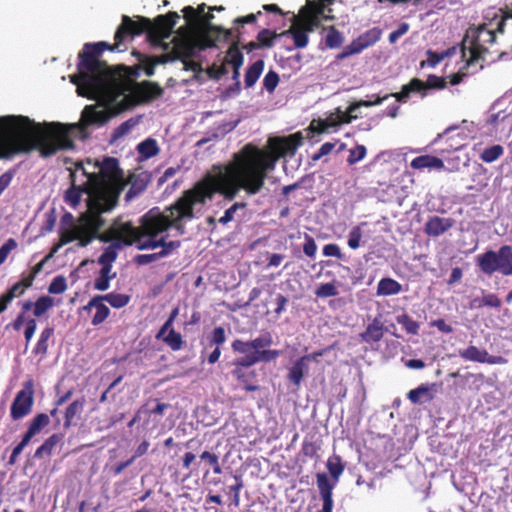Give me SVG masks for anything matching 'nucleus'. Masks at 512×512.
I'll list each match as a JSON object with an SVG mask.
<instances>
[{
    "label": "nucleus",
    "instance_id": "obj_1",
    "mask_svg": "<svg viewBox=\"0 0 512 512\" xmlns=\"http://www.w3.org/2000/svg\"><path fill=\"white\" fill-rule=\"evenodd\" d=\"M301 133L283 138H270V151L245 145L233 155L225 165L213 166L200 181L163 212L149 211L141 220L140 228H135V241L139 250L161 248L157 253L138 256L139 264H148L165 257L180 247L179 241H166L167 230L174 227L184 233L183 221L194 218L215 193L232 200L240 190L254 195L265 182L266 175L275 168L277 160L285 155H293L302 143Z\"/></svg>",
    "mask_w": 512,
    "mask_h": 512
},
{
    "label": "nucleus",
    "instance_id": "obj_2",
    "mask_svg": "<svg viewBox=\"0 0 512 512\" xmlns=\"http://www.w3.org/2000/svg\"><path fill=\"white\" fill-rule=\"evenodd\" d=\"M205 9V4L198 6L197 9L192 6L183 8L182 12L188 27L173 36L169 42L167 40L170 39L172 30L179 19L176 12L158 16L154 25L147 18L140 17L138 21H133L124 15L122 24L115 33V39L119 43L127 34L138 35L149 30L164 49H171L170 53L173 58H189L205 48L216 46L219 41L230 39L232 34L230 30L211 26L209 21L213 16L206 13Z\"/></svg>",
    "mask_w": 512,
    "mask_h": 512
},
{
    "label": "nucleus",
    "instance_id": "obj_3",
    "mask_svg": "<svg viewBox=\"0 0 512 512\" xmlns=\"http://www.w3.org/2000/svg\"><path fill=\"white\" fill-rule=\"evenodd\" d=\"M37 149L44 157L63 150V124H39L24 116L0 117V158Z\"/></svg>",
    "mask_w": 512,
    "mask_h": 512
},
{
    "label": "nucleus",
    "instance_id": "obj_4",
    "mask_svg": "<svg viewBox=\"0 0 512 512\" xmlns=\"http://www.w3.org/2000/svg\"><path fill=\"white\" fill-rule=\"evenodd\" d=\"M89 173L91 174L92 172L88 168L79 167L78 164L71 171V188L65 194L66 203L72 208H76L80 203L82 194L85 193L87 195V211L66 226H72L84 220L89 224L90 228H95L94 240L98 231L104 225L101 214L113 209V196L109 197V190L103 184L97 182L95 185V183L88 182L87 175Z\"/></svg>",
    "mask_w": 512,
    "mask_h": 512
},
{
    "label": "nucleus",
    "instance_id": "obj_5",
    "mask_svg": "<svg viewBox=\"0 0 512 512\" xmlns=\"http://www.w3.org/2000/svg\"><path fill=\"white\" fill-rule=\"evenodd\" d=\"M504 22L505 18L502 14L494 13L489 23L470 27L467 30L463 40L462 55L468 66L482 57L487 50V44L494 43L495 33L503 31Z\"/></svg>",
    "mask_w": 512,
    "mask_h": 512
},
{
    "label": "nucleus",
    "instance_id": "obj_6",
    "mask_svg": "<svg viewBox=\"0 0 512 512\" xmlns=\"http://www.w3.org/2000/svg\"><path fill=\"white\" fill-rule=\"evenodd\" d=\"M79 167L88 168L91 172L87 175L88 182L94 184L99 182L109 190V194H113V208L116 206L118 197L123 189L124 183L118 161L115 158H105L101 163L99 161L87 160L85 163H77Z\"/></svg>",
    "mask_w": 512,
    "mask_h": 512
},
{
    "label": "nucleus",
    "instance_id": "obj_7",
    "mask_svg": "<svg viewBox=\"0 0 512 512\" xmlns=\"http://www.w3.org/2000/svg\"><path fill=\"white\" fill-rule=\"evenodd\" d=\"M135 227L130 222H114L111 227L102 234H97L96 238L102 242H111L98 259L102 267L111 268L112 263L117 258V251L123 246L131 245L135 241Z\"/></svg>",
    "mask_w": 512,
    "mask_h": 512
},
{
    "label": "nucleus",
    "instance_id": "obj_8",
    "mask_svg": "<svg viewBox=\"0 0 512 512\" xmlns=\"http://www.w3.org/2000/svg\"><path fill=\"white\" fill-rule=\"evenodd\" d=\"M60 234V242L55 245L52 251L47 255L42 261L37 263L32 271L26 278H31V283H33L35 277L38 273L43 269L44 264L48 261L53 255L64 245L69 243H75L76 247H86L92 241L95 234V228H90L89 224L84 220L73 224L72 226H62L59 230Z\"/></svg>",
    "mask_w": 512,
    "mask_h": 512
},
{
    "label": "nucleus",
    "instance_id": "obj_9",
    "mask_svg": "<svg viewBox=\"0 0 512 512\" xmlns=\"http://www.w3.org/2000/svg\"><path fill=\"white\" fill-rule=\"evenodd\" d=\"M325 0H307L299 11V17L286 32L291 34L296 48H304L308 44V33L319 25V17L324 13Z\"/></svg>",
    "mask_w": 512,
    "mask_h": 512
},
{
    "label": "nucleus",
    "instance_id": "obj_10",
    "mask_svg": "<svg viewBox=\"0 0 512 512\" xmlns=\"http://www.w3.org/2000/svg\"><path fill=\"white\" fill-rule=\"evenodd\" d=\"M326 467L332 477V480H330L325 473H318L316 476L317 487L323 500V507L319 512H332V491L344 471V464L338 455L330 456L327 459Z\"/></svg>",
    "mask_w": 512,
    "mask_h": 512
},
{
    "label": "nucleus",
    "instance_id": "obj_11",
    "mask_svg": "<svg viewBox=\"0 0 512 512\" xmlns=\"http://www.w3.org/2000/svg\"><path fill=\"white\" fill-rule=\"evenodd\" d=\"M482 272L493 274L499 272L505 276L512 275V247L502 246L497 252L487 251L476 257Z\"/></svg>",
    "mask_w": 512,
    "mask_h": 512
},
{
    "label": "nucleus",
    "instance_id": "obj_12",
    "mask_svg": "<svg viewBox=\"0 0 512 512\" xmlns=\"http://www.w3.org/2000/svg\"><path fill=\"white\" fill-rule=\"evenodd\" d=\"M445 85V80L435 75H430L426 82L415 78L407 85H404L402 90L399 93L393 94V96L397 101L405 102L411 93H419L421 97H424L429 89H442Z\"/></svg>",
    "mask_w": 512,
    "mask_h": 512
},
{
    "label": "nucleus",
    "instance_id": "obj_13",
    "mask_svg": "<svg viewBox=\"0 0 512 512\" xmlns=\"http://www.w3.org/2000/svg\"><path fill=\"white\" fill-rule=\"evenodd\" d=\"M357 115L349 114L346 111H342L337 108L334 112L330 113L325 119H314L309 129L316 133H329L336 131L341 124L350 123L353 119H356Z\"/></svg>",
    "mask_w": 512,
    "mask_h": 512
},
{
    "label": "nucleus",
    "instance_id": "obj_14",
    "mask_svg": "<svg viewBox=\"0 0 512 512\" xmlns=\"http://www.w3.org/2000/svg\"><path fill=\"white\" fill-rule=\"evenodd\" d=\"M33 405V385L27 383L25 387L20 390L11 405V417L14 420L21 419L28 415Z\"/></svg>",
    "mask_w": 512,
    "mask_h": 512
},
{
    "label": "nucleus",
    "instance_id": "obj_15",
    "mask_svg": "<svg viewBox=\"0 0 512 512\" xmlns=\"http://www.w3.org/2000/svg\"><path fill=\"white\" fill-rule=\"evenodd\" d=\"M49 424V417L46 414L37 415L31 422L28 431L24 435L21 442L13 449L12 454L9 459L10 464H14L17 460V457L22 453L24 448L29 444L32 437L40 432L42 428Z\"/></svg>",
    "mask_w": 512,
    "mask_h": 512
},
{
    "label": "nucleus",
    "instance_id": "obj_16",
    "mask_svg": "<svg viewBox=\"0 0 512 512\" xmlns=\"http://www.w3.org/2000/svg\"><path fill=\"white\" fill-rule=\"evenodd\" d=\"M459 356L466 361L487 363V364H506L507 360L502 356L490 355L485 349L476 346H469L459 351Z\"/></svg>",
    "mask_w": 512,
    "mask_h": 512
},
{
    "label": "nucleus",
    "instance_id": "obj_17",
    "mask_svg": "<svg viewBox=\"0 0 512 512\" xmlns=\"http://www.w3.org/2000/svg\"><path fill=\"white\" fill-rule=\"evenodd\" d=\"M493 106L487 123L492 127L495 133L508 136L512 131V111L496 110Z\"/></svg>",
    "mask_w": 512,
    "mask_h": 512
},
{
    "label": "nucleus",
    "instance_id": "obj_18",
    "mask_svg": "<svg viewBox=\"0 0 512 512\" xmlns=\"http://www.w3.org/2000/svg\"><path fill=\"white\" fill-rule=\"evenodd\" d=\"M382 32L379 28H372L361 34L346 47V55L358 54L364 49L374 45L381 38Z\"/></svg>",
    "mask_w": 512,
    "mask_h": 512
},
{
    "label": "nucleus",
    "instance_id": "obj_19",
    "mask_svg": "<svg viewBox=\"0 0 512 512\" xmlns=\"http://www.w3.org/2000/svg\"><path fill=\"white\" fill-rule=\"evenodd\" d=\"M83 310L91 314V324L93 326L102 324L110 314V309L101 296L93 297L87 305L83 307Z\"/></svg>",
    "mask_w": 512,
    "mask_h": 512
},
{
    "label": "nucleus",
    "instance_id": "obj_20",
    "mask_svg": "<svg viewBox=\"0 0 512 512\" xmlns=\"http://www.w3.org/2000/svg\"><path fill=\"white\" fill-rule=\"evenodd\" d=\"M321 355L322 352H316L299 358L289 369L288 379L299 386L304 375L308 373V362Z\"/></svg>",
    "mask_w": 512,
    "mask_h": 512
},
{
    "label": "nucleus",
    "instance_id": "obj_21",
    "mask_svg": "<svg viewBox=\"0 0 512 512\" xmlns=\"http://www.w3.org/2000/svg\"><path fill=\"white\" fill-rule=\"evenodd\" d=\"M411 168L415 170L442 171L445 169V161L433 155H421L410 162Z\"/></svg>",
    "mask_w": 512,
    "mask_h": 512
},
{
    "label": "nucleus",
    "instance_id": "obj_22",
    "mask_svg": "<svg viewBox=\"0 0 512 512\" xmlns=\"http://www.w3.org/2000/svg\"><path fill=\"white\" fill-rule=\"evenodd\" d=\"M12 327L16 331H20L24 327V337L26 340V347H28L37 329V322L35 318L21 312L13 321Z\"/></svg>",
    "mask_w": 512,
    "mask_h": 512
},
{
    "label": "nucleus",
    "instance_id": "obj_23",
    "mask_svg": "<svg viewBox=\"0 0 512 512\" xmlns=\"http://www.w3.org/2000/svg\"><path fill=\"white\" fill-rule=\"evenodd\" d=\"M453 226V220L450 218H441L434 216L428 220L425 225V232L430 236H439L445 233Z\"/></svg>",
    "mask_w": 512,
    "mask_h": 512
},
{
    "label": "nucleus",
    "instance_id": "obj_24",
    "mask_svg": "<svg viewBox=\"0 0 512 512\" xmlns=\"http://www.w3.org/2000/svg\"><path fill=\"white\" fill-rule=\"evenodd\" d=\"M136 150L139 154V160L144 161L156 156L160 152L157 141L153 138H147L140 142Z\"/></svg>",
    "mask_w": 512,
    "mask_h": 512
},
{
    "label": "nucleus",
    "instance_id": "obj_25",
    "mask_svg": "<svg viewBox=\"0 0 512 512\" xmlns=\"http://www.w3.org/2000/svg\"><path fill=\"white\" fill-rule=\"evenodd\" d=\"M402 291L401 284L389 277L382 278L377 284V296L397 295Z\"/></svg>",
    "mask_w": 512,
    "mask_h": 512
},
{
    "label": "nucleus",
    "instance_id": "obj_26",
    "mask_svg": "<svg viewBox=\"0 0 512 512\" xmlns=\"http://www.w3.org/2000/svg\"><path fill=\"white\" fill-rule=\"evenodd\" d=\"M54 334V329L52 327L44 328L37 340V343L33 349V353L35 355H39L41 359H43L48 351L49 340Z\"/></svg>",
    "mask_w": 512,
    "mask_h": 512
},
{
    "label": "nucleus",
    "instance_id": "obj_27",
    "mask_svg": "<svg viewBox=\"0 0 512 512\" xmlns=\"http://www.w3.org/2000/svg\"><path fill=\"white\" fill-rule=\"evenodd\" d=\"M157 339L164 341L173 351H178L182 348L183 339L180 333L176 332L171 326L167 332L161 334V329L157 334Z\"/></svg>",
    "mask_w": 512,
    "mask_h": 512
},
{
    "label": "nucleus",
    "instance_id": "obj_28",
    "mask_svg": "<svg viewBox=\"0 0 512 512\" xmlns=\"http://www.w3.org/2000/svg\"><path fill=\"white\" fill-rule=\"evenodd\" d=\"M384 335V328L380 321L375 319L372 323H370L366 330L361 334V338L365 342H377Z\"/></svg>",
    "mask_w": 512,
    "mask_h": 512
},
{
    "label": "nucleus",
    "instance_id": "obj_29",
    "mask_svg": "<svg viewBox=\"0 0 512 512\" xmlns=\"http://www.w3.org/2000/svg\"><path fill=\"white\" fill-rule=\"evenodd\" d=\"M85 404V399H77L74 402H72L66 409L65 412V422L64 426L70 427L72 424H74L75 420H77L80 416V414L83 411Z\"/></svg>",
    "mask_w": 512,
    "mask_h": 512
},
{
    "label": "nucleus",
    "instance_id": "obj_30",
    "mask_svg": "<svg viewBox=\"0 0 512 512\" xmlns=\"http://www.w3.org/2000/svg\"><path fill=\"white\" fill-rule=\"evenodd\" d=\"M232 349L240 354H243L244 356L237 359L235 361V365L237 366H243V367H249L250 365L244 364V361L249 358V356L254 354L253 347L250 346L249 341H242V340H235L232 343Z\"/></svg>",
    "mask_w": 512,
    "mask_h": 512
},
{
    "label": "nucleus",
    "instance_id": "obj_31",
    "mask_svg": "<svg viewBox=\"0 0 512 512\" xmlns=\"http://www.w3.org/2000/svg\"><path fill=\"white\" fill-rule=\"evenodd\" d=\"M226 64H230L234 69L233 79H238L239 77V69L243 64V55L236 47H231L228 50L226 56Z\"/></svg>",
    "mask_w": 512,
    "mask_h": 512
},
{
    "label": "nucleus",
    "instance_id": "obj_32",
    "mask_svg": "<svg viewBox=\"0 0 512 512\" xmlns=\"http://www.w3.org/2000/svg\"><path fill=\"white\" fill-rule=\"evenodd\" d=\"M264 69V61L257 60L252 65L249 66L246 74H245V85L246 87H252L260 75L262 74Z\"/></svg>",
    "mask_w": 512,
    "mask_h": 512
},
{
    "label": "nucleus",
    "instance_id": "obj_33",
    "mask_svg": "<svg viewBox=\"0 0 512 512\" xmlns=\"http://www.w3.org/2000/svg\"><path fill=\"white\" fill-rule=\"evenodd\" d=\"M280 351L279 350H262L261 352L254 353L253 355L249 356L244 361V364L246 365H254L258 362L264 361L269 362L272 360H275L277 357H279Z\"/></svg>",
    "mask_w": 512,
    "mask_h": 512
},
{
    "label": "nucleus",
    "instance_id": "obj_34",
    "mask_svg": "<svg viewBox=\"0 0 512 512\" xmlns=\"http://www.w3.org/2000/svg\"><path fill=\"white\" fill-rule=\"evenodd\" d=\"M111 268L102 267L99 276L94 282V288L98 291H106L110 286V281L115 277Z\"/></svg>",
    "mask_w": 512,
    "mask_h": 512
},
{
    "label": "nucleus",
    "instance_id": "obj_35",
    "mask_svg": "<svg viewBox=\"0 0 512 512\" xmlns=\"http://www.w3.org/2000/svg\"><path fill=\"white\" fill-rule=\"evenodd\" d=\"M391 96L394 97L393 94H391ZM389 97H390V95H385L383 97H380V96H377V95H373L371 100H360V101H357V102H353L347 108V112L349 114L356 115L355 112L358 110V108H360V107H372V106H375V105H380L383 101H385Z\"/></svg>",
    "mask_w": 512,
    "mask_h": 512
},
{
    "label": "nucleus",
    "instance_id": "obj_36",
    "mask_svg": "<svg viewBox=\"0 0 512 512\" xmlns=\"http://www.w3.org/2000/svg\"><path fill=\"white\" fill-rule=\"evenodd\" d=\"M55 305V301L50 296H41L34 303L33 315L41 317Z\"/></svg>",
    "mask_w": 512,
    "mask_h": 512
},
{
    "label": "nucleus",
    "instance_id": "obj_37",
    "mask_svg": "<svg viewBox=\"0 0 512 512\" xmlns=\"http://www.w3.org/2000/svg\"><path fill=\"white\" fill-rule=\"evenodd\" d=\"M101 298L108 302L114 308H122L126 306L130 301V296L124 293H108L106 295H102Z\"/></svg>",
    "mask_w": 512,
    "mask_h": 512
},
{
    "label": "nucleus",
    "instance_id": "obj_38",
    "mask_svg": "<svg viewBox=\"0 0 512 512\" xmlns=\"http://www.w3.org/2000/svg\"><path fill=\"white\" fill-rule=\"evenodd\" d=\"M60 441V437L56 434L50 436L35 452V457L42 458L44 456H49L54 449V447Z\"/></svg>",
    "mask_w": 512,
    "mask_h": 512
},
{
    "label": "nucleus",
    "instance_id": "obj_39",
    "mask_svg": "<svg viewBox=\"0 0 512 512\" xmlns=\"http://www.w3.org/2000/svg\"><path fill=\"white\" fill-rule=\"evenodd\" d=\"M451 53V50L444 51L442 53H437L434 51H428L426 53L427 58L421 62V66L425 67H431L434 68L436 65H438L445 57L449 56Z\"/></svg>",
    "mask_w": 512,
    "mask_h": 512
},
{
    "label": "nucleus",
    "instance_id": "obj_40",
    "mask_svg": "<svg viewBox=\"0 0 512 512\" xmlns=\"http://www.w3.org/2000/svg\"><path fill=\"white\" fill-rule=\"evenodd\" d=\"M250 346L253 347L254 353L261 352L265 348L272 345V336L269 333H264L261 336L249 341Z\"/></svg>",
    "mask_w": 512,
    "mask_h": 512
},
{
    "label": "nucleus",
    "instance_id": "obj_41",
    "mask_svg": "<svg viewBox=\"0 0 512 512\" xmlns=\"http://www.w3.org/2000/svg\"><path fill=\"white\" fill-rule=\"evenodd\" d=\"M397 323L400 324L409 334L415 335L418 333L419 324L407 314L399 315L397 317Z\"/></svg>",
    "mask_w": 512,
    "mask_h": 512
},
{
    "label": "nucleus",
    "instance_id": "obj_42",
    "mask_svg": "<svg viewBox=\"0 0 512 512\" xmlns=\"http://www.w3.org/2000/svg\"><path fill=\"white\" fill-rule=\"evenodd\" d=\"M504 152V149L501 145H494L492 147L486 148L482 154L481 159L486 163H492L496 161Z\"/></svg>",
    "mask_w": 512,
    "mask_h": 512
},
{
    "label": "nucleus",
    "instance_id": "obj_43",
    "mask_svg": "<svg viewBox=\"0 0 512 512\" xmlns=\"http://www.w3.org/2000/svg\"><path fill=\"white\" fill-rule=\"evenodd\" d=\"M31 285V278L23 277L21 281L15 283L6 293L14 299L15 297L21 296Z\"/></svg>",
    "mask_w": 512,
    "mask_h": 512
},
{
    "label": "nucleus",
    "instance_id": "obj_44",
    "mask_svg": "<svg viewBox=\"0 0 512 512\" xmlns=\"http://www.w3.org/2000/svg\"><path fill=\"white\" fill-rule=\"evenodd\" d=\"M338 293V288L335 283L320 284L315 291V295L318 298L333 297L338 295Z\"/></svg>",
    "mask_w": 512,
    "mask_h": 512
},
{
    "label": "nucleus",
    "instance_id": "obj_45",
    "mask_svg": "<svg viewBox=\"0 0 512 512\" xmlns=\"http://www.w3.org/2000/svg\"><path fill=\"white\" fill-rule=\"evenodd\" d=\"M67 289V282L64 276H56L48 286L50 294H62Z\"/></svg>",
    "mask_w": 512,
    "mask_h": 512
},
{
    "label": "nucleus",
    "instance_id": "obj_46",
    "mask_svg": "<svg viewBox=\"0 0 512 512\" xmlns=\"http://www.w3.org/2000/svg\"><path fill=\"white\" fill-rule=\"evenodd\" d=\"M366 153H367V151H366V147L364 145H357L356 147L349 150V156L347 158V162L350 165H353V164L361 161L362 159H364L366 156Z\"/></svg>",
    "mask_w": 512,
    "mask_h": 512
},
{
    "label": "nucleus",
    "instance_id": "obj_47",
    "mask_svg": "<svg viewBox=\"0 0 512 512\" xmlns=\"http://www.w3.org/2000/svg\"><path fill=\"white\" fill-rule=\"evenodd\" d=\"M473 305L475 307H481V306L499 307L501 305V301L494 294H486L482 297L481 300L475 299L473 301Z\"/></svg>",
    "mask_w": 512,
    "mask_h": 512
},
{
    "label": "nucleus",
    "instance_id": "obj_48",
    "mask_svg": "<svg viewBox=\"0 0 512 512\" xmlns=\"http://www.w3.org/2000/svg\"><path fill=\"white\" fill-rule=\"evenodd\" d=\"M362 238V230L360 226H355L351 229L348 235V246L355 250L360 247V240Z\"/></svg>",
    "mask_w": 512,
    "mask_h": 512
},
{
    "label": "nucleus",
    "instance_id": "obj_49",
    "mask_svg": "<svg viewBox=\"0 0 512 512\" xmlns=\"http://www.w3.org/2000/svg\"><path fill=\"white\" fill-rule=\"evenodd\" d=\"M279 83V76L274 71H269L263 79V86L269 92L272 93Z\"/></svg>",
    "mask_w": 512,
    "mask_h": 512
},
{
    "label": "nucleus",
    "instance_id": "obj_50",
    "mask_svg": "<svg viewBox=\"0 0 512 512\" xmlns=\"http://www.w3.org/2000/svg\"><path fill=\"white\" fill-rule=\"evenodd\" d=\"M200 458L202 460H206L212 466L213 472L215 474H221L222 473V469H221L220 464H219V459H218V456L216 454L210 453L208 451H204L200 455Z\"/></svg>",
    "mask_w": 512,
    "mask_h": 512
},
{
    "label": "nucleus",
    "instance_id": "obj_51",
    "mask_svg": "<svg viewBox=\"0 0 512 512\" xmlns=\"http://www.w3.org/2000/svg\"><path fill=\"white\" fill-rule=\"evenodd\" d=\"M17 247V242L10 238L0 247V265L8 258L10 252Z\"/></svg>",
    "mask_w": 512,
    "mask_h": 512
},
{
    "label": "nucleus",
    "instance_id": "obj_52",
    "mask_svg": "<svg viewBox=\"0 0 512 512\" xmlns=\"http://www.w3.org/2000/svg\"><path fill=\"white\" fill-rule=\"evenodd\" d=\"M428 395V389L426 387H418L409 391L408 398L413 403H421L423 402L424 396Z\"/></svg>",
    "mask_w": 512,
    "mask_h": 512
},
{
    "label": "nucleus",
    "instance_id": "obj_53",
    "mask_svg": "<svg viewBox=\"0 0 512 512\" xmlns=\"http://www.w3.org/2000/svg\"><path fill=\"white\" fill-rule=\"evenodd\" d=\"M326 43L330 48L338 47L342 43V36L334 29H330L326 35Z\"/></svg>",
    "mask_w": 512,
    "mask_h": 512
},
{
    "label": "nucleus",
    "instance_id": "obj_54",
    "mask_svg": "<svg viewBox=\"0 0 512 512\" xmlns=\"http://www.w3.org/2000/svg\"><path fill=\"white\" fill-rule=\"evenodd\" d=\"M316 251L317 245L315 240L311 236L305 235V243L303 245V252L305 253V255L313 258L316 254Z\"/></svg>",
    "mask_w": 512,
    "mask_h": 512
},
{
    "label": "nucleus",
    "instance_id": "obj_55",
    "mask_svg": "<svg viewBox=\"0 0 512 512\" xmlns=\"http://www.w3.org/2000/svg\"><path fill=\"white\" fill-rule=\"evenodd\" d=\"M276 37L275 34H273L269 30H262L258 34V41L263 45L270 47L273 44V39Z\"/></svg>",
    "mask_w": 512,
    "mask_h": 512
},
{
    "label": "nucleus",
    "instance_id": "obj_56",
    "mask_svg": "<svg viewBox=\"0 0 512 512\" xmlns=\"http://www.w3.org/2000/svg\"><path fill=\"white\" fill-rule=\"evenodd\" d=\"M409 30V25L407 23H401L399 27L390 33L389 41L390 43H395L401 36L406 34Z\"/></svg>",
    "mask_w": 512,
    "mask_h": 512
},
{
    "label": "nucleus",
    "instance_id": "obj_57",
    "mask_svg": "<svg viewBox=\"0 0 512 512\" xmlns=\"http://www.w3.org/2000/svg\"><path fill=\"white\" fill-rule=\"evenodd\" d=\"M323 254L327 257H336L341 258L342 253L338 245L336 244H327L323 248Z\"/></svg>",
    "mask_w": 512,
    "mask_h": 512
},
{
    "label": "nucleus",
    "instance_id": "obj_58",
    "mask_svg": "<svg viewBox=\"0 0 512 512\" xmlns=\"http://www.w3.org/2000/svg\"><path fill=\"white\" fill-rule=\"evenodd\" d=\"M225 330L222 327H216L213 330L211 342L215 345H221L225 342Z\"/></svg>",
    "mask_w": 512,
    "mask_h": 512
},
{
    "label": "nucleus",
    "instance_id": "obj_59",
    "mask_svg": "<svg viewBox=\"0 0 512 512\" xmlns=\"http://www.w3.org/2000/svg\"><path fill=\"white\" fill-rule=\"evenodd\" d=\"M239 206L240 205L238 203L233 204L230 208H228L225 211L224 215L219 218V222L222 224H227L230 221H232V219L234 218V214L239 208Z\"/></svg>",
    "mask_w": 512,
    "mask_h": 512
},
{
    "label": "nucleus",
    "instance_id": "obj_60",
    "mask_svg": "<svg viewBox=\"0 0 512 512\" xmlns=\"http://www.w3.org/2000/svg\"><path fill=\"white\" fill-rule=\"evenodd\" d=\"M135 125V122L132 120L126 121L122 123L116 130H115V137H122L123 135L127 134Z\"/></svg>",
    "mask_w": 512,
    "mask_h": 512
},
{
    "label": "nucleus",
    "instance_id": "obj_61",
    "mask_svg": "<svg viewBox=\"0 0 512 512\" xmlns=\"http://www.w3.org/2000/svg\"><path fill=\"white\" fill-rule=\"evenodd\" d=\"M460 169V158L458 156L446 160L445 169L443 171L456 172Z\"/></svg>",
    "mask_w": 512,
    "mask_h": 512
},
{
    "label": "nucleus",
    "instance_id": "obj_62",
    "mask_svg": "<svg viewBox=\"0 0 512 512\" xmlns=\"http://www.w3.org/2000/svg\"><path fill=\"white\" fill-rule=\"evenodd\" d=\"M178 314H179V308L176 307L171 311L168 319L161 327V334H163L164 332H167L168 329H170L171 326H173V323H174L176 317L178 316Z\"/></svg>",
    "mask_w": 512,
    "mask_h": 512
},
{
    "label": "nucleus",
    "instance_id": "obj_63",
    "mask_svg": "<svg viewBox=\"0 0 512 512\" xmlns=\"http://www.w3.org/2000/svg\"><path fill=\"white\" fill-rule=\"evenodd\" d=\"M431 326L436 327L439 331L443 333H451L453 331L452 327L448 325L443 319H437L432 321Z\"/></svg>",
    "mask_w": 512,
    "mask_h": 512
},
{
    "label": "nucleus",
    "instance_id": "obj_64",
    "mask_svg": "<svg viewBox=\"0 0 512 512\" xmlns=\"http://www.w3.org/2000/svg\"><path fill=\"white\" fill-rule=\"evenodd\" d=\"M334 149V144L332 143H324L318 153H316L314 156H313V160H319L322 156H325V155H328L329 153H331V151Z\"/></svg>",
    "mask_w": 512,
    "mask_h": 512
}]
</instances>
